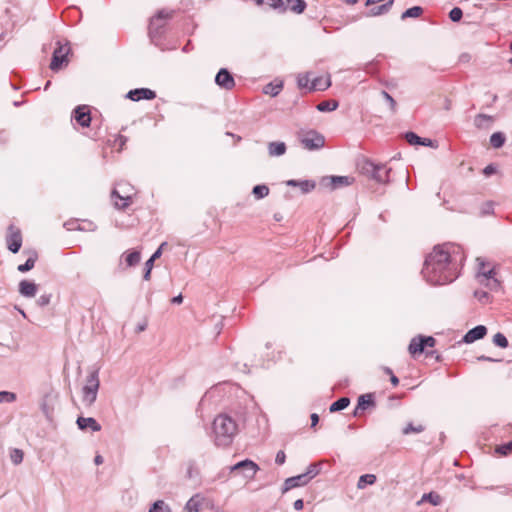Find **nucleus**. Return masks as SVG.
Wrapping results in <instances>:
<instances>
[{
    "label": "nucleus",
    "instance_id": "f257e3e1",
    "mask_svg": "<svg viewBox=\"0 0 512 512\" xmlns=\"http://www.w3.org/2000/svg\"><path fill=\"white\" fill-rule=\"evenodd\" d=\"M457 249L453 244L436 246L426 257L421 273L429 284L445 285L458 277L454 256Z\"/></svg>",
    "mask_w": 512,
    "mask_h": 512
},
{
    "label": "nucleus",
    "instance_id": "f03ea898",
    "mask_svg": "<svg viewBox=\"0 0 512 512\" xmlns=\"http://www.w3.org/2000/svg\"><path fill=\"white\" fill-rule=\"evenodd\" d=\"M213 439L218 447H228L238 432V425L228 414H219L213 421Z\"/></svg>",
    "mask_w": 512,
    "mask_h": 512
},
{
    "label": "nucleus",
    "instance_id": "7ed1b4c3",
    "mask_svg": "<svg viewBox=\"0 0 512 512\" xmlns=\"http://www.w3.org/2000/svg\"><path fill=\"white\" fill-rule=\"evenodd\" d=\"M133 187L126 182L117 183L111 192L114 207L118 210H124L131 204Z\"/></svg>",
    "mask_w": 512,
    "mask_h": 512
},
{
    "label": "nucleus",
    "instance_id": "20e7f679",
    "mask_svg": "<svg viewBox=\"0 0 512 512\" xmlns=\"http://www.w3.org/2000/svg\"><path fill=\"white\" fill-rule=\"evenodd\" d=\"M100 386L99 374L97 370L89 373L86 384L82 388V402L85 406L90 407L97 399Z\"/></svg>",
    "mask_w": 512,
    "mask_h": 512
},
{
    "label": "nucleus",
    "instance_id": "39448f33",
    "mask_svg": "<svg viewBox=\"0 0 512 512\" xmlns=\"http://www.w3.org/2000/svg\"><path fill=\"white\" fill-rule=\"evenodd\" d=\"M174 11H168L166 9H162L158 11V13L151 18L149 24V36L153 42H156L160 39L164 33V28L166 25V20L170 19L173 16Z\"/></svg>",
    "mask_w": 512,
    "mask_h": 512
},
{
    "label": "nucleus",
    "instance_id": "423d86ee",
    "mask_svg": "<svg viewBox=\"0 0 512 512\" xmlns=\"http://www.w3.org/2000/svg\"><path fill=\"white\" fill-rule=\"evenodd\" d=\"M363 170L369 174L372 179L379 183H386L389 181L391 168H388L386 165H378L371 161H366L363 166Z\"/></svg>",
    "mask_w": 512,
    "mask_h": 512
},
{
    "label": "nucleus",
    "instance_id": "0eeeda50",
    "mask_svg": "<svg viewBox=\"0 0 512 512\" xmlns=\"http://www.w3.org/2000/svg\"><path fill=\"white\" fill-rule=\"evenodd\" d=\"M302 146L307 150H318L325 144V139L322 134L315 130H309L300 136Z\"/></svg>",
    "mask_w": 512,
    "mask_h": 512
},
{
    "label": "nucleus",
    "instance_id": "6e6552de",
    "mask_svg": "<svg viewBox=\"0 0 512 512\" xmlns=\"http://www.w3.org/2000/svg\"><path fill=\"white\" fill-rule=\"evenodd\" d=\"M436 340L432 336L418 335L413 337L408 346L409 353L414 357L424 352L425 347H434Z\"/></svg>",
    "mask_w": 512,
    "mask_h": 512
},
{
    "label": "nucleus",
    "instance_id": "1a4fd4ad",
    "mask_svg": "<svg viewBox=\"0 0 512 512\" xmlns=\"http://www.w3.org/2000/svg\"><path fill=\"white\" fill-rule=\"evenodd\" d=\"M70 52V46L68 43L61 44L60 41L57 42V47L53 51L52 60L50 63V69L53 71H58L64 63H67V56Z\"/></svg>",
    "mask_w": 512,
    "mask_h": 512
},
{
    "label": "nucleus",
    "instance_id": "9d476101",
    "mask_svg": "<svg viewBox=\"0 0 512 512\" xmlns=\"http://www.w3.org/2000/svg\"><path fill=\"white\" fill-rule=\"evenodd\" d=\"M259 469L260 468H259L258 464L250 459H245V460L239 461L230 467L231 472L241 471L243 476L249 480H251L255 477V475L259 471Z\"/></svg>",
    "mask_w": 512,
    "mask_h": 512
},
{
    "label": "nucleus",
    "instance_id": "9b49d317",
    "mask_svg": "<svg viewBox=\"0 0 512 512\" xmlns=\"http://www.w3.org/2000/svg\"><path fill=\"white\" fill-rule=\"evenodd\" d=\"M6 244H7V248L14 254L19 252V250L22 246L21 231L18 228H16L14 225H10L8 227V234L6 236Z\"/></svg>",
    "mask_w": 512,
    "mask_h": 512
},
{
    "label": "nucleus",
    "instance_id": "f8f14e48",
    "mask_svg": "<svg viewBox=\"0 0 512 512\" xmlns=\"http://www.w3.org/2000/svg\"><path fill=\"white\" fill-rule=\"evenodd\" d=\"M353 179L349 176H329L321 180V185L329 187L331 190L349 186L352 184Z\"/></svg>",
    "mask_w": 512,
    "mask_h": 512
},
{
    "label": "nucleus",
    "instance_id": "ddd939ff",
    "mask_svg": "<svg viewBox=\"0 0 512 512\" xmlns=\"http://www.w3.org/2000/svg\"><path fill=\"white\" fill-rule=\"evenodd\" d=\"M215 83L222 89L232 90L235 87V80L232 74L226 68H221L216 76Z\"/></svg>",
    "mask_w": 512,
    "mask_h": 512
},
{
    "label": "nucleus",
    "instance_id": "4468645a",
    "mask_svg": "<svg viewBox=\"0 0 512 512\" xmlns=\"http://www.w3.org/2000/svg\"><path fill=\"white\" fill-rule=\"evenodd\" d=\"M126 97L132 101H140L143 99L146 100H152L156 97L155 91L149 89V88H136L133 90H130Z\"/></svg>",
    "mask_w": 512,
    "mask_h": 512
},
{
    "label": "nucleus",
    "instance_id": "2eb2a0df",
    "mask_svg": "<svg viewBox=\"0 0 512 512\" xmlns=\"http://www.w3.org/2000/svg\"><path fill=\"white\" fill-rule=\"evenodd\" d=\"M74 119L82 127H88L91 123V116L88 107L85 105L77 106L74 109Z\"/></svg>",
    "mask_w": 512,
    "mask_h": 512
},
{
    "label": "nucleus",
    "instance_id": "dca6fc26",
    "mask_svg": "<svg viewBox=\"0 0 512 512\" xmlns=\"http://www.w3.org/2000/svg\"><path fill=\"white\" fill-rule=\"evenodd\" d=\"M487 334V328L484 325H477L470 329L463 337V342L470 344L477 340L483 339Z\"/></svg>",
    "mask_w": 512,
    "mask_h": 512
},
{
    "label": "nucleus",
    "instance_id": "f3484780",
    "mask_svg": "<svg viewBox=\"0 0 512 512\" xmlns=\"http://www.w3.org/2000/svg\"><path fill=\"white\" fill-rule=\"evenodd\" d=\"M308 479L305 478V475L299 474L297 476L289 477L284 481L283 487H282V493H286L291 489L304 486L308 484Z\"/></svg>",
    "mask_w": 512,
    "mask_h": 512
},
{
    "label": "nucleus",
    "instance_id": "a211bd4d",
    "mask_svg": "<svg viewBox=\"0 0 512 512\" xmlns=\"http://www.w3.org/2000/svg\"><path fill=\"white\" fill-rule=\"evenodd\" d=\"M76 424L80 430L90 429L93 432L101 430V425L93 417H78Z\"/></svg>",
    "mask_w": 512,
    "mask_h": 512
},
{
    "label": "nucleus",
    "instance_id": "6ab92c4d",
    "mask_svg": "<svg viewBox=\"0 0 512 512\" xmlns=\"http://www.w3.org/2000/svg\"><path fill=\"white\" fill-rule=\"evenodd\" d=\"M494 117L487 114H477L474 117V126L481 130H488L492 127Z\"/></svg>",
    "mask_w": 512,
    "mask_h": 512
},
{
    "label": "nucleus",
    "instance_id": "aec40b11",
    "mask_svg": "<svg viewBox=\"0 0 512 512\" xmlns=\"http://www.w3.org/2000/svg\"><path fill=\"white\" fill-rule=\"evenodd\" d=\"M37 285L34 282L28 280H22L19 283V293L23 297L32 298L36 295Z\"/></svg>",
    "mask_w": 512,
    "mask_h": 512
},
{
    "label": "nucleus",
    "instance_id": "412c9836",
    "mask_svg": "<svg viewBox=\"0 0 512 512\" xmlns=\"http://www.w3.org/2000/svg\"><path fill=\"white\" fill-rule=\"evenodd\" d=\"M287 186L300 188L303 193H309L315 188V182L310 180H288Z\"/></svg>",
    "mask_w": 512,
    "mask_h": 512
},
{
    "label": "nucleus",
    "instance_id": "4be33fe9",
    "mask_svg": "<svg viewBox=\"0 0 512 512\" xmlns=\"http://www.w3.org/2000/svg\"><path fill=\"white\" fill-rule=\"evenodd\" d=\"M331 85L330 77H316L311 81L310 91H324Z\"/></svg>",
    "mask_w": 512,
    "mask_h": 512
},
{
    "label": "nucleus",
    "instance_id": "5701e85b",
    "mask_svg": "<svg viewBox=\"0 0 512 512\" xmlns=\"http://www.w3.org/2000/svg\"><path fill=\"white\" fill-rule=\"evenodd\" d=\"M286 144L282 141H274L268 144V154L271 157H279L285 154Z\"/></svg>",
    "mask_w": 512,
    "mask_h": 512
},
{
    "label": "nucleus",
    "instance_id": "b1692460",
    "mask_svg": "<svg viewBox=\"0 0 512 512\" xmlns=\"http://www.w3.org/2000/svg\"><path fill=\"white\" fill-rule=\"evenodd\" d=\"M374 396L373 394H363L358 398V403L356 409L354 411V415H357L358 410H366L369 406H374Z\"/></svg>",
    "mask_w": 512,
    "mask_h": 512
},
{
    "label": "nucleus",
    "instance_id": "393cba45",
    "mask_svg": "<svg viewBox=\"0 0 512 512\" xmlns=\"http://www.w3.org/2000/svg\"><path fill=\"white\" fill-rule=\"evenodd\" d=\"M477 262L479 265L478 272L476 275L478 282H481V280H483L486 277H489V279L496 277L495 268H490L489 270L486 271L484 269L485 262L481 258H477Z\"/></svg>",
    "mask_w": 512,
    "mask_h": 512
},
{
    "label": "nucleus",
    "instance_id": "a878e982",
    "mask_svg": "<svg viewBox=\"0 0 512 512\" xmlns=\"http://www.w3.org/2000/svg\"><path fill=\"white\" fill-rule=\"evenodd\" d=\"M286 3V10L289 9L296 14L303 13L307 7L305 0H286Z\"/></svg>",
    "mask_w": 512,
    "mask_h": 512
},
{
    "label": "nucleus",
    "instance_id": "bb28decb",
    "mask_svg": "<svg viewBox=\"0 0 512 512\" xmlns=\"http://www.w3.org/2000/svg\"><path fill=\"white\" fill-rule=\"evenodd\" d=\"M122 258H124V261H125L127 267H133L140 262L141 254L139 251L133 250V251L125 252L122 255Z\"/></svg>",
    "mask_w": 512,
    "mask_h": 512
},
{
    "label": "nucleus",
    "instance_id": "cd10ccee",
    "mask_svg": "<svg viewBox=\"0 0 512 512\" xmlns=\"http://www.w3.org/2000/svg\"><path fill=\"white\" fill-rule=\"evenodd\" d=\"M201 502L202 497L196 494L187 501L185 509L187 512H200Z\"/></svg>",
    "mask_w": 512,
    "mask_h": 512
},
{
    "label": "nucleus",
    "instance_id": "c85d7f7f",
    "mask_svg": "<svg viewBox=\"0 0 512 512\" xmlns=\"http://www.w3.org/2000/svg\"><path fill=\"white\" fill-rule=\"evenodd\" d=\"M283 88V82H270L264 86L263 92L267 95H271L272 97L277 96Z\"/></svg>",
    "mask_w": 512,
    "mask_h": 512
},
{
    "label": "nucleus",
    "instance_id": "c756f323",
    "mask_svg": "<svg viewBox=\"0 0 512 512\" xmlns=\"http://www.w3.org/2000/svg\"><path fill=\"white\" fill-rule=\"evenodd\" d=\"M37 257H38L37 253L36 252H32L31 255L29 256V258L25 261V263L20 264L18 266V268H17L18 271L21 272V273H25V272H28L31 269H33L34 266H35Z\"/></svg>",
    "mask_w": 512,
    "mask_h": 512
},
{
    "label": "nucleus",
    "instance_id": "7c9ffc66",
    "mask_svg": "<svg viewBox=\"0 0 512 512\" xmlns=\"http://www.w3.org/2000/svg\"><path fill=\"white\" fill-rule=\"evenodd\" d=\"M257 4H266L269 7L280 12L286 11V6L283 0H255Z\"/></svg>",
    "mask_w": 512,
    "mask_h": 512
},
{
    "label": "nucleus",
    "instance_id": "2f4dec72",
    "mask_svg": "<svg viewBox=\"0 0 512 512\" xmlns=\"http://www.w3.org/2000/svg\"><path fill=\"white\" fill-rule=\"evenodd\" d=\"M321 467H322V462L311 463L307 467L306 472L303 473L305 475V478L308 479V481L310 482L314 477H316L320 473Z\"/></svg>",
    "mask_w": 512,
    "mask_h": 512
},
{
    "label": "nucleus",
    "instance_id": "473e14b6",
    "mask_svg": "<svg viewBox=\"0 0 512 512\" xmlns=\"http://www.w3.org/2000/svg\"><path fill=\"white\" fill-rule=\"evenodd\" d=\"M349 404H350V399L348 397H341L338 400L334 401L330 405L329 410H330V412L342 411L345 408H347Z\"/></svg>",
    "mask_w": 512,
    "mask_h": 512
},
{
    "label": "nucleus",
    "instance_id": "72a5a7b5",
    "mask_svg": "<svg viewBox=\"0 0 512 512\" xmlns=\"http://www.w3.org/2000/svg\"><path fill=\"white\" fill-rule=\"evenodd\" d=\"M393 3H394V0H389L386 3H384L378 7L372 8L369 11V16H379V15L387 13L391 9Z\"/></svg>",
    "mask_w": 512,
    "mask_h": 512
},
{
    "label": "nucleus",
    "instance_id": "f704fd0d",
    "mask_svg": "<svg viewBox=\"0 0 512 512\" xmlns=\"http://www.w3.org/2000/svg\"><path fill=\"white\" fill-rule=\"evenodd\" d=\"M506 141V136L502 132H495L490 136V144L493 148H501Z\"/></svg>",
    "mask_w": 512,
    "mask_h": 512
},
{
    "label": "nucleus",
    "instance_id": "c9c22d12",
    "mask_svg": "<svg viewBox=\"0 0 512 512\" xmlns=\"http://www.w3.org/2000/svg\"><path fill=\"white\" fill-rule=\"evenodd\" d=\"M377 478L374 474H364L359 477L357 482L358 489H364L367 485H373Z\"/></svg>",
    "mask_w": 512,
    "mask_h": 512
},
{
    "label": "nucleus",
    "instance_id": "e433bc0d",
    "mask_svg": "<svg viewBox=\"0 0 512 512\" xmlns=\"http://www.w3.org/2000/svg\"><path fill=\"white\" fill-rule=\"evenodd\" d=\"M426 501L431 503L433 506H438L441 503V497L436 492L425 493V494H423V496H422L421 500L418 502V504H420L422 502H426Z\"/></svg>",
    "mask_w": 512,
    "mask_h": 512
},
{
    "label": "nucleus",
    "instance_id": "4c0bfd02",
    "mask_svg": "<svg viewBox=\"0 0 512 512\" xmlns=\"http://www.w3.org/2000/svg\"><path fill=\"white\" fill-rule=\"evenodd\" d=\"M199 476V469L196 466V463L194 461H189L187 463L185 477L189 480L197 479Z\"/></svg>",
    "mask_w": 512,
    "mask_h": 512
},
{
    "label": "nucleus",
    "instance_id": "58836bf2",
    "mask_svg": "<svg viewBox=\"0 0 512 512\" xmlns=\"http://www.w3.org/2000/svg\"><path fill=\"white\" fill-rule=\"evenodd\" d=\"M316 108L320 112H331L338 108V102L334 100L322 101Z\"/></svg>",
    "mask_w": 512,
    "mask_h": 512
},
{
    "label": "nucleus",
    "instance_id": "ea45409f",
    "mask_svg": "<svg viewBox=\"0 0 512 512\" xmlns=\"http://www.w3.org/2000/svg\"><path fill=\"white\" fill-rule=\"evenodd\" d=\"M423 13V8L420 7V6H413L411 8H408L407 10H405L402 15H401V19H407V18H417L419 16H421Z\"/></svg>",
    "mask_w": 512,
    "mask_h": 512
},
{
    "label": "nucleus",
    "instance_id": "a19ab883",
    "mask_svg": "<svg viewBox=\"0 0 512 512\" xmlns=\"http://www.w3.org/2000/svg\"><path fill=\"white\" fill-rule=\"evenodd\" d=\"M479 283L481 285L487 287L491 291H498L501 287V283L496 277L491 278V279H489V277L488 278L486 277L483 280H481V282H479Z\"/></svg>",
    "mask_w": 512,
    "mask_h": 512
},
{
    "label": "nucleus",
    "instance_id": "79ce46f5",
    "mask_svg": "<svg viewBox=\"0 0 512 512\" xmlns=\"http://www.w3.org/2000/svg\"><path fill=\"white\" fill-rule=\"evenodd\" d=\"M252 194L256 199H262L269 194V187L265 184H259L253 187Z\"/></svg>",
    "mask_w": 512,
    "mask_h": 512
},
{
    "label": "nucleus",
    "instance_id": "37998d69",
    "mask_svg": "<svg viewBox=\"0 0 512 512\" xmlns=\"http://www.w3.org/2000/svg\"><path fill=\"white\" fill-rule=\"evenodd\" d=\"M425 430V426L422 424L414 425L412 422L408 423L402 430L404 435L412 433H421Z\"/></svg>",
    "mask_w": 512,
    "mask_h": 512
},
{
    "label": "nucleus",
    "instance_id": "c03bdc74",
    "mask_svg": "<svg viewBox=\"0 0 512 512\" xmlns=\"http://www.w3.org/2000/svg\"><path fill=\"white\" fill-rule=\"evenodd\" d=\"M24 458V452L21 449L13 448L10 450V460L13 464L19 465Z\"/></svg>",
    "mask_w": 512,
    "mask_h": 512
},
{
    "label": "nucleus",
    "instance_id": "a18cd8bd",
    "mask_svg": "<svg viewBox=\"0 0 512 512\" xmlns=\"http://www.w3.org/2000/svg\"><path fill=\"white\" fill-rule=\"evenodd\" d=\"M149 512H171V509L163 500H157L152 504Z\"/></svg>",
    "mask_w": 512,
    "mask_h": 512
},
{
    "label": "nucleus",
    "instance_id": "49530a36",
    "mask_svg": "<svg viewBox=\"0 0 512 512\" xmlns=\"http://www.w3.org/2000/svg\"><path fill=\"white\" fill-rule=\"evenodd\" d=\"M297 85L300 89L308 88L311 85L310 73L299 74L297 77Z\"/></svg>",
    "mask_w": 512,
    "mask_h": 512
},
{
    "label": "nucleus",
    "instance_id": "de8ad7c7",
    "mask_svg": "<svg viewBox=\"0 0 512 512\" xmlns=\"http://www.w3.org/2000/svg\"><path fill=\"white\" fill-rule=\"evenodd\" d=\"M493 343L500 348H507L509 344L506 336L500 332L493 336Z\"/></svg>",
    "mask_w": 512,
    "mask_h": 512
},
{
    "label": "nucleus",
    "instance_id": "09e8293b",
    "mask_svg": "<svg viewBox=\"0 0 512 512\" xmlns=\"http://www.w3.org/2000/svg\"><path fill=\"white\" fill-rule=\"evenodd\" d=\"M17 396L14 392L0 391V404L12 403L16 400Z\"/></svg>",
    "mask_w": 512,
    "mask_h": 512
},
{
    "label": "nucleus",
    "instance_id": "8fccbe9b",
    "mask_svg": "<svg viewBox=\"0 0 512 512\" xmlns=\"http://www.w3.org/2000/svg\"><path fill=\"white\" fill-rule=\"evenodd\" d=\"M495 451L503 456H507L512 453V439L507 443L497 446Z\"/></svg>",
    "mask_w": 512,
    "mask_h": 512
},
{
    "label": "nucleus",
    "instance_id": "3c124183",
    "mask_svg": "<svg viewBox=\"0 0 512 512\" xmlns=\"http://www.w3.org/2000/svg\"><path fill=\"white\" fill-rule=\"evenodd\" d=\"M404 137H405V140L410 145H420V142L422 140V137L418 136L416 133H414L412 131L406 132Z\"/></svg>",
    "mask_w": 512,
    "mask_h": 512
},
{
    "label": "nucleus",
    "instance_id": "603ef678",
    "mask_svg": "<svg viewBox=\"0 0 512 512\" xmlns=\"http://www.w3.org/2000/svg\"><path fill=\"white\" fill-rule=\"evenodd\" d=\"M463 11L459 7H454L449 12V18L452 22H459L462 19Z\"/></svg>",
    "mask_w": 512,
    "mask_h": 512
},
{
    "label": "nucleus",
    "instance_id": "864d4df0",
    "mask_svg": "<svg viewBox=\"0 0 512 512\" xmlns=\"http://www.w3.org/2000/svg\"><path fill=\"white\" fill-rule=\"evenodd\" d=\"M381 95L388 102L391 111L395 112V110H396V101L394 100V98L388 92H386L384 90L381 92Z\"/></svg>",
    "mask_w": 512,
    "mask_h": 512
},
{
    "label": "nucleus",
    "instance_id": "5fc2aeb1",
    "mask_svg": "<svg viewBox=\"0 0 512 512\" xmlns=\"http://www.w3.org/2000/svg\"><path fill=\"white\" fill-rule=\"evenodd\" d=\"M153 262L150 261V260H147L146 263H145V270H144V274H143V279L144 280H149L150 279V275H151V270L153 268Z\"/></svg>",
    "mask_w": 512,
    "mask_h": 512
},
{
    "label": "nucleus",
    "instance_id": "6e6d98bb",
    "mask_svg": "<svg viewBox=\"0 0 512 512\" xmlns=\"http://www.w3.org/2000/svg\"><path fill=\"white\" fill-rule=\"evenodd\" d=\"M475 298H477L480 302H486L489 298V294L484 290H476L474 292Z\"/></svg>",
    "mask_w": 512,
    "mask_h": 512
},
{
    "label": "nucleus",
    "instance_id": "4d7b16f0",
    "mask_svg": "<svg viewBox=\"0 0 512 512\" xmlns=\"http://www.w3.org/2000/svg\"><path fill=\"white\" fill-rule=\"evenodd\" d=\"M50 301H51V295L43 294L38 298L37 303L39 306L44 307V306H47L50 303Z\"/></svg>",
    "mask_w": 512,
    "mask_h": 512
},
{
    "label": "nucleus",
    "instance_id": "13d9d810",
    "mask_svg": "<svg viewBox=\"0 0 512 512\" xmlns=\"http://www.w3.org/2000/svg\"><path fill=\"white\" fill-rule=\"evenodd\" d=\"M286 461V454L284 451L280 450L277 452L276 454V457H275V462L276 464L278 465H283Z\"/></svg>",
    "mask_w": 512,
    "mask_h": 512
},
{
    "label": "nucleus",
    "instance_id": "bf43d9fd",
    "mask_svg": "<svg viewBox=\"0 0 512 512\" xmlns=\"http://www.w3.org/2000/svg\"><path fill=\"white\" fill-rule=\"evenodd\" d=\"M166 243H162L160 247L152 254V256L148 259L154 263V261L159 258L162 254V248Z\"/></svg>",
    "mask_w": 512,
    "mask_h": 512
},
{
    "label": "nucleus",
    "instance_id": "052dcab7",
    "mask_svg": "<svg viewBox=\"0 0 512 512\" xmlns=\"http://www.w3.org/2000/svg\"><path fill=\"white\" fill-rule=\"evenodd\" d=\"M496 172V167L493 165V164H489L487 165L484 169H483V173L486 175V176H490L492 174H494Z\"/></svg>",
    "mask_w": 512,
    "mask_h": 512
},
{
    "label": "nucleus",
    "instance_id": "680f3d73",
    "mask_svg": "<svg viewBox=\"0 0 512 512\" xmlns=\"http://www.w3.org/2000/svg\"><path fill=\"white\" fill-rule=\"evenodd\" d=\"M493 212V203L487 202L484 205L483 214H490Z\"/></svg>",
    "mask_w": 512,
    "mask_h": 512
},
{
    "label": "nucleus",
    "instance_id": "e2e57ef3",
    "mask_svg": "<svg viewBox=\"0 0 512 512\" xmlns=\"http://www.w3.org/2000/svg\"><path fill=\"white\" fill-rule=\"evenodd\" d=\"M477 360L478 361H488V362H499L500 361L499 359H495V358L488 357L485 355L478 356Z\"/></svg>",
    "mask_w": 512,
    "mask_h": 512
},
{
    "label": "nucleus",
    "instance_id": "0e129e2a",
    "mask_svg": "<svg viewBox=\"0 0 512 512\" xmlns=\"http://www.w3.org/2000/svg\"><path fill=\"white\" fill-rule=\"evenodd\" d=\"M293 507H294V509H295V510H297V511L302 510V509H303V507H304V502H303V500H302V499H297V500L294 502Z\"/></svg>",
    "mask_w": 512,
    "mask_h": 512
},
{
    "label": "nucleus",
    "instance_id": "69168bd1",
    "mask_svg": "<svg viewBox=\"0 0 512 512\" xmlns=\"http://www.w3.org/2000/svg\"><path fill=\"white\" fill-rule=\"evenodd\" d=\"M311 419V427H315L319 422V416L316 413H312L310 416Z\"/></svg>",
    "mask_w": 512,
    "mask_h": 512
},
{
    "label": "nucleus",
    "instance_id": "338daca9",
    "mask_svg": "<svg viewBox=\"0 0 512 512\" xmlns=\"http://www.w3.org/2000/svg\"><path fill=\"white\" fill-rule=\"evenodd\" d=\"M420 145L427 147H434L433 141L429 138H422Z\"/></svg>",
    "mask_w": 512,
    "mask_h": 512
},
{
    "label": "nucleus",
    "instance_id": "774afa93",
    "mask_svg": "<svg viewBox=\"0 0 512 512\" xmlns=\"http://www.w3.org/2000/svg\"><path fill=\"white\" fill-rule=\"evenodd\" d=\"M183 302L182 294H179L171 299L172 304H181Z\"/></svg>",
    "mask_w": 512,
    "mask_h": 512
}]
</instances>
